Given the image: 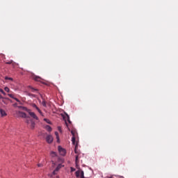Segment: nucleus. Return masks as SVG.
I'll return each instance as SVG.
<instances>
[{
	"label": "nucleus",
	"instance_id": "nucleus-1",
	"mask_svg": "<svg viewBox=\"0 0 178 178\" xmlns=\"http://www.w3.org/2000/svg\"><path fill=\"white\" fill-rule=\"evenodd\" d=\"M19 108H21V109H22L23 111H26V112H28L31 118H33L35 120H38V117L37 116V115H35V113L31 112V110L27 108L25 106H20Z\"/></svg>",
	"mask_w": 178,
	"mask_h": 178
},
{
	"label": "nucleus",
	"instance_id": "nucleus-2",
	"mask_svg": "<svg viewBox=\"0 0 178 178\" xmlns=\"http://www.w3.org/2000/svg\"><path fill=\"white\" fill-rule=\"evenodd\" d=\"M26 123H27V124H31L30 127L32 129V130L34 129V127H35V122H34L33 120H30V118L26 119Z\"/></svg>",
	"mask_w": 178,
	"mask_h": 178
},
{
	"label": "nucleus",
	"instance_id": "nucleus-3",
	"mask_svg": "<svg viewBox=\"0 0 178 178\" xmlns=\"http://www.w3.org/2000/svg\"><path fill=\"white\" fill-rule=\"evenodd\" d=\"M58 152L60 155H62V156H65L66 155V149H63L60 146H58Z\"/></svg>",
	"mask_w": 178,
	"mask_h": 178
},
{
	"label": "nucleus",
	"instance_id": "nucleus-4",
	"mask_svg": "<svg viewBox=\"0 0 178 178\" xmlns=\"http://www.w3.org/2000/svg\"><path fill=\"white\" fill-rule=\"evenodd\" d=\"M17 115H18V116H19V118H24L26 119H30V117H28L27 114H26V113H23L22 111H18Z\"/></svg>",
	"mask_w": 178,
	"mask_h": 178
},
{
	"label": "nucleus",
	"instance_id": "nucleus-5",
	"mask_svg": "<svg viewBox=\"0 0 178 178\" xmlns=\"http://www.w3.org/2000/svg\"><path fill=\"white\" fill-rule=\"evenodd\" d=\"M46 141L48 143V144H51L54 141V137H52L51 135H49L46 137Z\"/></svg>",
	"mask_w": 178,
	"mask_h": 178
},
{
	"label": "nucleus",
	"instance_id": "nucleus-6",
	"mask_svg": "<svg viewBox=\"0 0 178 178\" xmlns=\"http://www.w3.org/2000/svg\"><path fill=\"white\" fill-rule=\"evenodd\" d=\"M31 106H32V108H34V109H36V111H38V112L40 113V115H41L42 116L43 115L42 111H41L40 108H38V106H37V105L35 104H31Z\"/></svg>",
	"mask_w": 178,
	"mask_h": 178
},
{
	"label": "nucleus",
	"instance_id": "nucleus-7",
	"mask_svg": "<svg viewBox=\"0 0 178 178\" xmlns=\"http://www.w3.org/2000/svg\"><path fill=\"white\" fill-rule=\"evenodd\" d=\"M62 166H63L62 164H58L56 168L54 170L53 174L56 175V172H59V170L61 169Z\"/></svg>",
	"mask_w": 178,
	"mask_h": 178
},
{
	"label": "nucleus",
	"instance_id": "nucleus-8",
	"mask_svg": "<svg viewBox=\"0 0 178 178\" xmlns=\"http://www.w3.org/2000/svg\"><path fill=\"white\" fill-rule=\"evenodd\" d=\"M6 111H5V110L0 108V116H1V118H3V116H6Z\"/></svg>",
	"mask_w": 178,
	"mask_h": 178
},
{
	"label": "nucleus",
	"instance_id": "nucleus-9",
	"mask_svg": "<svg viewBox=\"0 0 178 178\" xmlns=\"http://www.w3.org/2000/svg\"><path fill=\"white\" fill-rule=\"evenodd\" d=\"M66 119H67L68 123H70V124H72V121H70V117H69V115H67V117L65 118V124H66V126L67 127L69 125L67 124V122H66Z\"/></svg>",
	"mask_w": 178,
	"mask_h": 178
},
{
	"label": "nucleus",
	"instance_id": "nucleus-10",
	"mask_svg": "<svg viewBox=\"0 0 178 178\" xmlns=\"http://www.w3.org/2000/svg\"><path fill=\"white\" fill-rule=\"evenodd\" d=\"M45 129H46V130H47V131H52V128L49 125H47L45 127Z\"/></svg>",
	"mask_w": 178,
	"mask_h": 178
},
{
	"label": "nucleus",
	"instance_id": "nucleus-11",
	"mask_svg": "<svg viewBox=\"0 0 178 178\" xmlns=\"http://www.w3.org/2000/svg\"><path fill=\"white\" fill-rule=\"evenodd\" d=\"M77 148H79V146L77 145V144H76L75 148H74V152H75V154H79V150L77 149Z\"/></svg>",
	"mask_w": 178,
	"mask_h": 178
},
{
	"label": "nucleus",
	"instance_id": "nucleus-12",
	"mask_svg": "<svg viewBox=\"0 0 178 178\" xmlns=\"http://www.w3.org/2000/svg\"><path fill=\"white\" fill-rule=\"evenodd\" d=\"M6 65H13V66H15V63H13V60H12L8 62H6Z\"/></svg>",
	"mask_w": 178,
	"mask_h": 178
},
{
	"label": "nucleus",
	"instance_id": "nucleus-13",
	"mask_svg": "<svg viewBox=\"0 0 178 178\" xmlns=\"http://www.w3.org/2000/svg\"><path fill=\"white\" fill-rule=\"evenodd\" d=\"M55 136L57 138V143H59V134L58 133V131L55 132Z\"/></svg>",
	"mask_w": 178,
	"mask_h": 178
},
{
	"label": "nucleus",
	"instance_id": "nucleus-14",
	"mask_svg": "<svg viewBox=\"0 0 178 178\" xmlns=\"http://www.w3.org/2000/svg\"><path fill=\"white\" fill-rule=\"evenodd\" d=\"M72 144L74 145H76V136H72Z\"/></svg>",
	"mask_w": 178,
	"mask_h": 178
},
{
	"label": "nucleus",
	"instance_id": "nucleus-15",
	"mask_svg": "<svg viewBox=\"0 0 178 178\" xmlns=\"http://www.w3.org/2000/svg\"><path fill=\"white\" fill-rule=\"evenodd\" d=\"M76 133H77V132L76 131V130H72V131H71V134H72V137L76 136Z\"/></svg>",
	"mask_w": 178,
	"mask_h": 178
},
{
	"label": "nucleus",
	"instance_id": "nucleus-16",
	"mask_svg": "<svg viewBox=\"0 0 178 178\" xmlns=\"http://www.w3.org/2000/svg\"><path fill=\"white\" fill-rule=\"evenodd\" d=\"M80 173H81V172H80V170H77V171L75 172L76 177H80Z\"/></svg>",
	"mask_w": 178,
	"mask_h": 178
},
{
	"label": "nucleus",
	"instance_id": "nucleus-17",
	"mask_svg": "<svg viewBox=\"0 0 178 178\" xmlns=\"http://www.w3.org/2000/svg\"><path fill=\"white\" fill-rule=\"evenodd\" d=\"M34 80H35V81H40L41 78H40V76H35V77H34Z\"/></svg>",
	"mask_w": 178,
	"mask_h": 178
},
{
	"label": "nucleus",
	"instance_id": "nucleus-18",
	"mask_svg": "<svg viewBox=\"0 0 178 178\" xmlns=\"http://www.w3.org/2000/svg\"><path fill=\"white\" fill-rule=\"evenodd\" d=\"M29 88H31V90H32V92H34V91H38V90H37L31 86H29Z\"/></svg>",
	"mask_w": 178,
	"mask_h": 178
},
{
	"label": "nucleus",
	"instance_id": "nucleus-19",
	"mask_svg": "<svg viewBox=\"0 0 178 178\" xmlns=\"http://www.w3.org/2000/svg\"><path fill=\"white\" fill-rule=\"evenodd\" d=\"M42 105H43L46 108V106H47V102H45V99H43V101L42 102Z\"/></svg>",
	"mask_w": 178,
	"mask_h": 178
},
{
	"label": "nucleus",
	"instance_id": "nucleus-20",
	"mask_svg": "<svg viewBox=\"0 0 178 178\" xmlns=\"http://www.w3.org/2000/svg\"><path fill=\"white\" fill-rule=\"evenodd\" d=\"M5 80H10L11 81H13V79L10 77L6 76Z\"/></svg>",
	"mask_w": 178,
	"mask_h": 178
},
{
	"label": "nucleus",
	"instance_id": "nucleus-21",
	"mask_svg": "<svg viewBox=\"0 0 178 178\" xmlns=\"http://www.w3.org/2000/svg\"><path fill=\"white\" fill-rule=\"evenodd\" d=\"M8 97H10V98H13V99H15V95L13 94H8Z\"/></svg>",
	"mask_w": 178,
	"mask_h": 178
},
{
	"label": "nucleus",
	"instance_id": "nucleus-22",
	"mask_svg": "<svg viewBox=\"0 0 178 178\" xmlns=\"http://www.w3.org/2000/svg\"><path fill=\"white\" fill-rule=\"evenodd\" d=\"M44 122H47V123H48L49 124H51V121L47 118L44 119Z\"/></svg>",
	"mask_w": 178,
	"mask_h": 178
},
{
	"label": "nucleus",
	"instance_id": "nucleus-23",
	"mask_svg": "<svg viewBox=\"0 0 178 178\" xmlns=\"http://www.w3.org/2000/svg\"><path fill=\"white\" fill-rule=\"evenodd\" d=\"M51 156H53V157H54V156H56V153L54 152H51Z\"/></svg>",
	"mask_w": 178,
	"mask_h": 178
},
{
	"label": "nucleus",
	"instance_id": "nucleus-24",
	"mask_svg": "<svg viewBox=\"0 0 178 178\" xmlns=\"http://www.w3.org/2000/svg\"><path fill=\"white\" fill-rule=\"evenodd\" d=\"M81 178H85L84 177V171H81Z\"/></svg>",
	"mask_w": 178,
	"mask_h": 178
},
{
	"label": "nucleus",
	"instance_id": "nucleus-25",
	"mask_svg": "<svg viewBox=\"0 0 178 178\" xmlns=\"http://www.w3.org/2000/svg\"><path fill=\"white\" fill-rule=\"evenodd\" d=\"M4 90H5V91H6V92H9V91H10L9 88H8V87H5Z\"/></svg>",
	"mask_w": 178,
	"mask_h": 178
},
{
	"label": "nucleus",
	"instance_id": "nucleus-26",
	"mask_svg": "<svg viewBox=\"0 0 178 178\" xmlns=\"http://www.w3.org/2000/svg\"><path fill=\"white\" fill-rule=\"evenodd\" d=\"M77 161H79V154H77V155L75 156V162H77Z\"/></svg>",
	"mask_w": 178,
	"mask_h": 178
},
{
	"label": "nucleus",
	"instance_id": "nucleus-27",
	"mask_svg": "<svg viewBox=\"0 0 178 178\" xmlns=\"http://www.w3.org/2000/svg\"><path fill=\"white\" fill-rule=\"evenodd\" d=\"M71 172H75L76 171V168L71 167L70 168Z\"/></svg>",
	"mask_w": 178,
	"mask_h": 178
},
{
	"label": "nucleus",
	"instance_id": "nucleus-28",
	"mask_svg": "<svg viewBox=\"0 0 178 178\" xmlns=\"http://www.w3.org/2000/svg\"><path fill=\"white\" fill-rule=\"evenodd\" d=\"M29 97H33L34 98H35V95H33L31 93H29Z\"/></svg>",
	"mask_w": 178,
	"mask_h": 178
},
{
	"label": "nucleus",
	"instance_id": "nucleus-29",
	"mask_svg": "<svg viewBox=\"0 0 178 178\" xmlns=\"http://www.w3.org/2000/svg\"><path fill=\"white\" fill-rule=\"evenodd\" d=\"M58 131H60V133H62V127H58Z\"/></svg>",
	"mask_w": 178,
	"mask_h": 178
},
{
	"label": "nucleus",
	"instance_id": "nucleus-30",
	"mask_svg": "<svg viewBox=\"0 0 178 178\" xmlns=\"http://www.w3.org/2000/svg\"><path fill=\"white\" fill-rule=\"evenodd\" d=\"M14 99L17 102H20V100H19V99L15 97Z\"/></svg>",
	"mask_w": 178,
	"mask_h": 178
},
{
	"label": "nucleus",
	"instance_id": "nucleus-31",
	"mask_svg": "<svg viewBox=\"0 0 178 178\" xmlns=\"http://www.w3.org/2000/svg\"><path fill=\"white\" fill-rule=\"evenodd\" d=\"M2 102H3V104H6V99L3 98Z\"/></svg>",
	"mask_w": 178,
	"mask_h": 178
},
{
	"label": "nucleus",
	"instance_id": "nucleus-32",
	"mask_svg": "<svg viewBox=\"0 0 178 178\" xmlns=\"http://www.w3.org/2000/svg\"><path fill=\"white\" fill-rule=\"evenodd\" d=\"M38 168H41V167H42V164L39 163V164H38Z\"/></svg>",
	"mask_w": 178,
	"mask_h": 178
},
{
	"label": "nucleus",
	"instance_id": "nucleus-33",
	"mask_svg": "<svg viewBox=\"0 0 178 178\" xmlns=\"http://www.w3.org/2000/svg\"><path fill=\"white\" fill-rule=\"evenodd\" d=\"M0 92L2 94V92H3V90L0 88Z\"/></svg>",
	"mask_w": 178,
	"mask_h": 178
},
{
	"label": "nucleus",
	"instance_id": "nucleus-34",
	"mask_svg": "<svg viewBox=\"0 0 178 178\" xmlns=\"http://www.w3.org/2000/svg\"><path fill=\"white\" fill-rule=\"evenodd\" d=\"M1 94H3V95H6V93L5 92V91H3Z\"/></svg>",
	"mask_w": 178,
	"mask_h": 178
},
{
	"label": "nucleus",
	"instance_id": "nucleus-35",
	"mask_svg": "<svg viewBox=\"0 0 178 178\" xmlns=\"http://www.w3.org/2000/svg\"><path fill=\"white\" fill-rule=\"evenodd\" d=\"M3 99V97H2V95L0 94V99Z\"/></svg>",
	"mask_w": 178,
	"mask_h": 178
},
{
	"label": "nucleus",
	"instance_id": "nucleus-36",
	"mask_svg": "<svg viewBox=\"0 0 178 178\" xmlns=\"http://www.w3.org/2000/svg\"><path fill=\"white\" fill-rule=\"evenodd\" d=\"M16 105H17V104H14V106H16Z\"/></svg>",
	"mask_w": 178,
	"mask_h": 178
},
{
	"label": "nucleus",
	"instance_id": "nucleus-37",
	"mask_svg": "<svg viewBox=\"0 0 178 178\" xmlns=\"http://www.w3.org/2000/svg\"><path fill=\"white\" fill-rule=\"evenodd\" d=\"M40 97L42 98V95H40Z\"/></svg>",
	"mask_w": 178,
	"mask_h": 178
}]
</instances>
